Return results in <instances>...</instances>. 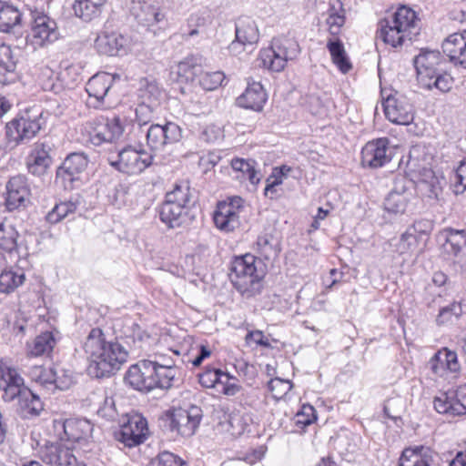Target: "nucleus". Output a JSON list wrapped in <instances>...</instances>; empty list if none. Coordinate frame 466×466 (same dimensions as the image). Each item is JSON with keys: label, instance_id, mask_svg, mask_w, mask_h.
I'll return each instance as SVG.
<instances>
[{"label": "nucleus", "instance_id": "nucleus-1", "mask_svg": "<svg viewBox=\"0 0 466 466\" xmlns=\"http://www.w3.org/2000/svg\"><path fill=\"white\" fill-rule=\"evenodd\" d=\"M117 339L107 340L102 329H92L83 343V350L89 361L87 373L96 379L109 377L120 370L127 360L131 347Z\"/></svg>", "mask_w": 466, "mask_h": 466}, {"label": "nucleus", "instance_id": "nucleus-2", "mask_svg": "<svg viewBox=\"0 0 466 466\" xmlns=\"http://www.w3.org/2000/svg\"><path fill=\"white\" fill-rule=\"evenodd\" d=\"M419 19L415 11L402 5L379 24L377 35L392 47L401 46L419 34Z\"/></svg>", "mask_w": 466, "mask_h": 466}, {"label": "nucleus", "instance_id": "nucleus-3", "mask_svg": "<svg viewBox=\"0 0 466 466\" xmlns=\"http://www.w3.org/2000/svg\"><path fill=\"white\" fill-rule=\"evenodd\" d=\"M177 373V369L157 367L149 360H143L128 369L125 380L135 390L141 391H150L156 388L167 390L174 385Z\"/></svg>", "mask_w": 466, "mask_h": 466}, {"label": "nucleus", "instance_id": "nucleus-4", "mask_svg": "<svg viewBox=\"0 0 466 466\" xmlns=\"http://www.w3.org/2000/svg\"><path fill=\"white\" fill-rule=\"evenodd\" d=\"M46 120L39 109H31L12 119L5 125V150L11 151L21 144H25L35 137Z\"/></svg>", "mask_w": 466, "mask_h": 466}, {"label": "nucleus", "instance_id": "nucleus-5", "mask_svg": "<svg viewBox=\"0 0 466 466\" xmlns=\"http://www.w3.org/2000/svg\"><path fill=\"white\" fill-rule=\"evenodd\" d=\"M257 258L246 254L236 258L231 263L229 278L234 287L247 298L259 294L262 289L264 272L256 266Z\"/></svg>", "mask_w": 466, "mask_h": 466}, {"label": "nucleus", "instance_id": "nucleus-6", "mask_svg": "<svg viewBox=\"0 0 466 466\" xmlns=\"http://www.w3.org/2000/svg\"><path fill=\"white\" fill-rule=\"evenodd\" d=\"M299 54L298 43L292 38L281 36L273 38L268 47L260 50L259 60L263 67L280 72L288 61L295 59Z\"/></svg>", "mask_w": 466, "mask_h": 466}, {"label": "nucleus", "instance_id": "nucleus-7", "mask_svg": "<svg viewBox=\"0 0 466 466\" xmlns=\"http://www.w3.org/2000/svg\"><path fill=\"white\" fill-rule=\"evenodd\" d=\"M202 419V410L198 406L192 405L187 410L177 409L168 411L163 418L164 427L172 432H177L183 437H190L198 428Z\"/></svg>", "mask_w": 466, "mask_h": 466}, {"label": "nucleus", "instance_id": "nucleus-8", "mask_svg": "<svg viewBox=\"0 0 466 466\" xmlns=\"http://www.w3.org/2000/svg\"><path fill=\"white\" fill-rule=\"evenodd\" d=\"M110 165L118 171L127 175H137L151 166L153 156L146 150H137L133 147H126L121 149L116 158H109Z\"/></svg>", "mask_w": 466, "mask_h": 466}, {"label": "nucleus", "instance_id": "nucleus-9", "mask_svg": "<svg viewBox=\"0 0 466 466\" xmlns=\"http://www.w3.org/2000/svg\"><path fill=\"white\" fill-rule=\"evenodd\" d=\"M243 198L235 196L219 201L213 213V221L222 232H233L240 226L239 213L243 208Z\"/></svg>", "mask_w": 466, "mask_h": 466}, {"label": "nucleus", "instance_id": "nucleus-10", "mask_svg": "<svg viewBox=\"0 0 466 466\" xmlns=\"http://www.w3.org/2000/svg\"><path fill=\"white\" fill-rule=\"evenodd\" d=\"M59 37L56 22L46 15L33 16V23L26 41L35 49L50 45Z\"/></svg>", "mask_w": 466, "mask_h": 466}, {"label": "nucleus", "instance_id": "nucleus-11", "mask_svg": "<svg viewBox=\"0 0 466 466\" xmlns=\"http://www.w3.org/2000/svg\"><path fill=\"white\" fill-rule=\"evenodd\" d=\"M438 413L451 417L466 414V385L441 393L433 400Z\"/></svg>", "mask_w": 466, "mask_h": 466}, {"label": "nucleus", "instance_id": "nucleus-12", "mask_svg": "<svg viewBox=\"0 0 466 466\" xmlns=\"http://www.w3.org/2000/svg\"><path fill=\"white\" fill-rule=\"evenodd\" d=\"M182 137L181 127L174 122L151 125L147 131V144L151 150H162L165 146L178 142Z\"/></svg>", "mask_w": 466, "mask_h": 466}, {"label": "nucleus", "instance_id": "nucleus-13", "mask_svg": "<svg viewBox=\"0 0 466 466\" xmlns=\"http://www.w3.org/2000/svg\"><path fill=\"white\" fill-rule=\"evenodd\" d=\"M383 107L386 117L394 124L406 126L413 121V106L406 96L399 93L388 96Z\"/></svg>", "mask_w": 466, "mask_h": 466}, {"label": "nucleus", "instance_id": "nucleus-14", "mask_svg": "<svg viewBox=\"0 0 466 466\" xmlns=\"http://www.w3.org/2000/svg\"><path fill=\"white\" fill-rule=\"evenodd\" d=\"M414 66L418 74V79L420 84L431 80L436 76V74L444 72L446 61L442 58L441 53L435 50H426L420 52L414 58Z\"/></svg>", "mask_w": 466, "mask_h": 466}, {"label": "nucleus", "instance_id": "nucleus-15", "mask_svg": "<svg viewBox=\"0 0 466 466\" xmlns=\"http://www.w3.org/2000/svg\"><path fill=\"white\" fill-rule=\"evenodd\" d=\"M131 39L118 32H101L95 40V48L99 54L118 56L127 54Z\"/></svg>", "mask_w": 466, "mask_h": 466}, {"label": "nucleus", "instance_id": "nucleus-16", "mask_svg": "<svg viewBox=\"0 0 466 466\" xmlns=\"http://www.w3.org/2000/svg\"><path fill=\"white\" fill-rule=\"evenodd\" d=\"M441 234L445 238V251L453 256L454 263L461 271L466 270V230L447 228Z\"/></svg>", "mask_w": 466, "mask_h": 466}, {"label": "nucleus", "instance_id": "nucleus-17", "mask_svg": "<svg viewBox=\"0 0 466 466\" xmlns=\"http://www.w3.org/2000/svg\"><path fill=\"white\" fill-rule=\"evenodd\" d=\"M390 158L389 139L386 137L368 142L361 150V163L364 167H380Z\"/></svg>", "mask_w": 466, "mask_h": 466}, {"label": "nucleus", "instance_id": "nucleus-18", "mask_svg": "<svg viewBox=\"0 0 466 466\" xmlns=\"http://www.w3.org/2000/svg\"><path fill=\"white\" fill-rule=\"evenodd\" d=\"M40 458L49 466H72L76 464L73 451L61 442H52L40 449Z\"/></svg>", "mask_w": 466, "mask_h": 466}, {"label": "nucleus", "instance_id": "nucleus-19", "mask_svg": "<svg viewBox=\"0 0 466 466\" xmlns=\"http://www.w3.org/2000/svg\"><path fill=\"white\" fill-rule=\"evenodd\" d=\"M148 433L147 421L140 414L131 416L122 427L119 441L133 447L142 443Z\"/></svg>", "mask_w": 466, "mask_h": 466}, {"label": "nucleus", "instance_id": "nucleus-20", "mask_svg": "<svg viewBox=\"0 0 466 466\" xmlns=\"http://www.w3.org/2000/svg\"><path fill=\"white\" fill-rule=\"evenodd\" d=\"M25 388L24 379L15 368L0 366V390L5 402L14 400Z\"/></svg>", "mask_w": 466, "mask_h": 466}, {"label": "nucleus", "instance_id": "nucleus-21", "mask_svg": "<svg viewBox=\"0 0 466 466\" xmlns=\"http://www.w3.org/2000/svg\"><path fill=\"white\" fill-rule=\"evenodd\" d=\"M28 197L29 188L26 178L23 176L11 177L6 184L5 207L7 210L13 211L25 207Z\"/></svg>", "mask_w": 466, "mask_h": 466}, {"label": "nucleus", "instance_id": "nucleus-22", "mask_svg": "<svg viewBox=\"0 0 466 466\" xmlns=\"http://www.w3.org/2000/svg\"><path fill=\"white\" fill-rule=\"evenodd\" d=\"M404 180L400 178L397 181L384 200L385 210L390 213H404L414 197L413 192L403 184Z\"/></svg>", "mask_w": 466, "mask_h": 466}, {"label": "nucleus", "instance_id": "nucleus-23", "mask_svg": "<svg viewBox=\"0 0 466 466\" xmlns=\"http://www.w3.org/2000/svg\"><path fill=\"white\" fill-rule=\"evenodd\" d=\"M268 95L263 86L258 82L248 83L245 91L237 98L240 107L261 112L267 102Z\"/></svg>", "mask_w": 466, "mask_h": 466}, {"label": "nucleus", "instance_id": "nucleus-24", "mask_svg": "<svg viewBox=\"0 0 466 466\" xmlns=\"http://www.w3.org/2000/svg\"><path fill=\"white\" fill-rule=\"evenodd\" d=\"M50 147L46 143H35L27 157V168L29 173L35 176H43L52 163Z\"/></svg>", "mask_w": 466, "mask_h": 466}, {"label": "nucleus", "instance_id": "nucleus-25", "mask_svg": "<svg viewBox=\"0 0 466 466\" xmlns=\"http://www.w3.org/2000/svg\"><path fill=\"white\" fill-rule=\"evenodd\" d=\"M399 466H434V456L428 447H408L401 452Z\"/></svg>", "mask_w": 466, "mask_h": 466}, {"label": "nucleus", "instance_id": "nucleus-26", "mask_svg": "<svg viewBox=\"0 0 466 466\" xmlns=\"http://www.w3.org/2000/svg\"><path fill=\"white\" fill-rule=\"evenodd\" d=\"M442 51L454 65L466 68V39L462 34L449 35L442 43Z\"/></svg>", "mask_w": 466, "mask_h": 466}, {"label": "nucleus", "instance_id": "nucleus-27", "mask_svg": "<svg viewBox=\"0 0 466 466\" xmlns=\"http://www.w3.org/2000/svg\"><path fill=\"white\" fill-rule=\"evenodd\" d=\"M123 132L124 127L119 116L102 119L95 128L93 140L96 144L112 142L118 139Z\"/></svg>", "mask_w": 466, "mask_h": 466}, {"label": "nucleus", "instance_id": "nucleus-28", "mask_svg": "<svg viewBox=\"0 0 466 466\" xmlns=\"http://www.w3.org/2000/svg\"><path fill=\"white\" fill-rule=\"evenodd\" d=\"M113 82L112 75L105 72L98 73L87 81L86 90L90 97H94L98 104H102Z\"/></svg>", "mask_w": 466, "mask_h": 466}, {"label": "nucleus", "instance_id": "nucleus-29", "mask_svg": "<svg viewBox=\"0 0 466 466\" xmlns=\"http://www.w3.org/2000/svg\"><path fill=\"white\" fill-rule=\"evenodd\" d=\"M62 427L67 440L75 442L87 440L93 432L92 423L86 419L66 420Z\"/></svg>", "mask_w": 466, "mask_h": 466}, {"label": "nucleus", "instance_id": "nucleus-30", "mask_svg": "<svg viewBox=\"0 0 466 466\" xmlns=\"http://www.w3.org/2000/svg\"><path fill=\"white\" fill-rule=\"evenodd\" d=\"M280 250V241L277 237L268 233L258 236L256 251L259 259L273 262L279 258Z\"/></svg>", "mask_w": 466, "mask_h": 466}, {"label": "nucleus", "instance_id": "nucleus-31", "mask_svg": "<svg viewBox=\"0 0 466 466\" xmlns=\"http://www.w3.org/2000/svg\"><path fill=\"white\" fill-rule=\"evenodd\" d=\"M164 91L155 81L144 79L140 82V87L137 91V101L151 107L160 109L161 104L165 99Z\"/></svg>", "mask_w": 466, "mask_h": 466}, {"label": "nucleus", "instance_id": "nucleus-32", "mask_svg": "<svg viewBox=\"0 0 466 466\" xmlns=\"http://www.w3.org/2000/svg\"><path fill=\"white\" fill-rule=\"evenodd\" d=\"M132 12L137 22L146 26L157 25L165 18L158 7L147 2H138L132 7Z\"/></svg>", "mask_w": 466, "mask_h": 466}, {"label": "nucleus", "instance_id": "nucleus-33", "mask_svg": "<svg viewBox=\"0 0 466 466\" xmlns=\"http://www.w3.org/2000/svg\"><path fill=\"white\" fill-rule=\"evenodd\" d=\"M186 209L187 208L181 204L166 199L160 208L159 217L161 221L169 228H177L185 220Z\"/></svg>", "mask_w": 466, "mask_h": 466}, {"label": "nucleus", "instance_id": "nucleus-34", "mask_svg": "<svg viewBox=\"0 0 466 466\" xmlns=\"http://www.w3.org/2000/svg\"><path fill=\"white\" fill-rule=\"evenodd\" d=\"M235 35L240 42L249 46L258 42L259 32L256 22L248 16L239 17L235 24Z\"/></svg>", "mask_w": 466, "mask_h": 466}, {"label": "nucleus", "instance_id": "nucleus-35", "mask_svg": "<svg viewBox=\"0 0 466 466\" xmlns=\"http://www.w3.org/2000/svg\"><path fill=\"white\" fill-rule=\"evenodd\" d=\"M107 0H75L73 10L75 15L86 22L98 17Z\"/></svg>", "mask_w": 466, "mask_h": 466}, {"label": "nucleus", "instance_id": "nucleus-36", "mask_svg": "<svg viewBox=\"0 0 466 466\" xmlns=\"http://www.w3.org/2000/svg\"><path fill=\"white\" fill-rule=\"evenodd\" d=\"M327 48L330 54L332 62L341 73L346 74L352 68L344 45L339 37L329 38L327 41Z\"/></svg>", "mask_w": 466, "mask_h": 466}, {"label": "nucleus", "instance_id": "nucleus-37", "mask_svg": "<svg viewBox=\"0 0 466 466\" xmlns=\"http://www.w3.org/2000/svg\"><path fill=\"white\" fill-rule=\"evenodd\" d=\"M431 365L434 373L440 375L445 368L451 372H457L460 370L457 353L448 349L437 352L431 360Z\"/></svg>", "mask_w": 466, "mask_h": 466}, {"label": "nucleus", "instance_id": "nucleus-38", "mask_svg": "<svg viewBox=\"0 0 466 466\" xmlns=\"http://www.w3.org/2000/svg\"><path fill=\"white\" fill-rule=\"evenodd\" d=\"M88 159L84 153H72L66 157L62 166L57 170V175L66 174L70 180L82 173L87 167Z\"/></svg>", "mask_w": 466, "mask_h": 466}, {"label": "nucleus", "instance_id": "nucleus-39", "mask_svg": "<svg viewBox=\"0 0 466 466\" xmlns=\"http://www.w3.org/2000/svg\"><path fill=\"white\" fill-rule=\"evenodd\" d=\"M419 187L430 198H437L441 188L440 178L431 168L423 167L420 171Z\"/></svg>", "mask_w": 466, "mask_h": 466}, {"label": "nucleus", "instance_id": "nucleus-40", "mask_svg": "<svg viewBox=\"0 0 466 466\" xmlns=\"http://www.w3.org/2000/svg\"><path fill=\"white\" fill-rule=\"evenodd\" d=\"M16 398L18 399L19 409L24 416H36L43 410V403L40 399L26 388Z\"/></svg>", "mask_w": 466, "mask_h": 466}, {"label": "nucleus", "instance_id": "nucleus-41", "mask_svg": "<svg viewBox=\"0 0 466 466\" xmlns=\"http://www.w3.org/2000/svg\"><path fill=\"white\" fill-rule=\"evenodd\" d=\"M18 232L8 220L0 221V249L12 253L17 249Z\"/></svg>", "mask_w": 466, "mask_h": 466}, {"label": "nucleus", "instance_id": "nucleus-42", "mask_svg": "<svg viewBox=\"0 0 466 466\" xmlns=\"http://www.w3.org/2000/svg\"><path fill=\"white\" fill-rule=\"evenodd\" d=\"M56 344L54 335L51 332H44L35 338V339L27 344L28 355L38 357L49 354Z\"/></svg>", "mask_w": 466, "mask_h": 466}, {"label": "nucleus", "instance_id": "nucleus-43", "mask_svg": "<svg viewBox=\"0 0 466 466\" xmlns=\"http://www.w3.org/2000/svg\"><path fill=\"white\" fill-rule=\"evenodd\" d=\"M22 15L17 8L0 2V32L7 33L20 24Z\"/></svg>", "mask_w": 466, "mask_h": 466}, {"label": "nucleus", "instance_id": "nucleus-44", "mask_svg": "<svg viewBox=\"0 0 466 466\" xmlns=\"http://www.w3.org/2000/svg\"><path fill=\"white\" fill-rule=\"evenodd\" d=\"M25 279L24 272L20 269L14 271L6 270L5 268L0 272V293H11L21 286Z\"/></svg>", "mask_w": 466, "mask_h": 466}, {"label": "nucleus", "instance_id": "nucleus-45", "mask_svg": "<svg viewBox=\"0 0 466 466\" xmlns=\"http://www.w3.org/2000/svg\"><path fill=\"white\" fill-rule=\"evenodd\" d=\"M466 311V304L462 302H453L451 305L442 308L437 318L438 325L452 324Z\"/></svg>", "mask_w": 466, "mask_h": 466}, {"label": "nucleus", "instance_id": "nucleus-46", "mask_svg": "<svg viewBox=\"0 0 466 466\" xmlns=\"http://www.w3.org/2000/svg\"><path fill=\"white\" fill-rule=\"evenodd\" d=\"M417 244V236H413L407 230L399 238L390 240L393 251L399 255H410L415 250Z\"/></svg>", "mask_w": 466, "mask_h": 466}, {"label": "nucleus", "instance_id": "nucleus-47", "mask_svg": "<svg viewBox=\"0 0 466 466\" xmlns=\"http://www.w3.org/2000/svg\"><path fill=\"white\" fill-rule=\"evenodd\" d=\"M201 71V58L188 56L177 64V74L187 81H193Z\"/></svg>", "mask_w": 466, "mask_h": 466}, {"label": "nucleus", "instance_id": "nucleus-48", "mask_svg": "<svg viewBox=\"0 0 466 466\" xmlns=\"http://www.w3.org/2000/svg\"><path fill=\"white\" fill-rule=\"evenodd\" d=\"M29 378L40 386L50 390L51 381L54 378L53 368L46 369L43 365H32L26 371Z\"/></svg>", "mask_w": 466, "mask_h": 466}, {"label": "nucleus", "instance_id": "nucleus-49", "mask_svg": "<svg viewBox=\"0 0 466 466\" xmlns=\"http://www.w3.org/2000/svg\"><path fill=\"white\" fill-rule=\"evenodd\" d=\"M76 210V203L74 201H66L56 204L53 209L47 213L46 220L52 224L60 222L69 214L75 213Z\"/></svg>", "mask_w": 466, "mask_h": 466}, {"label": "nucleus", "instance_id": "nucleus-50", "mask_svg": "<svg viewBox=\"0 0 466 466\" xmlns=\"http://www.w3.org/2000/svg\"><path fill=\"white\" fill-rule=\"evenodd\" d=\"M54 378L51 381V389L60 390H68L74 384V375L69 370L63 368H53Z\"/></svg>", "mask_w": 466, "mask_h": 466}, {"label": "nucleus", "instance_id": "nucleus-51", "mask_svg": "<svg viewBox=\"0 0 466 466\" xmlns=\"http://www.w3.org/2000/svg\"><path fill=\"white\" fill-rule=\"evenodd\" d=\"M225 80V75L221 71L201 72L198 75V83L200 86L208 91L215 90L219 87Z\"/></svg>", "mask_w": 466, "mask_h": 466}, {"label": "nucleus", "instance_id": "nucleus-52", "mask_svg": "<svg viewBox=\"0 0 466 466\" xmlns=\"http://www.w3.org/2000/svg\"><path fill=\"white\" fill-rule=\"evenodd\" d=\"M452 84L453 78L451 75L446 73L445 69L444 72L436 74V76L431 77V80L422 83L421 86L428 89H432L434 87L441 92H448L452 87Z\"/></svg>", "mask_w": 466, "mask_h": 466}, {"label": "nucleus", "instance_id": "nucleus-53", "mask_svg": "<svg viewBox=\"0 0 466 466\" xmlns=\"http://www.w3.org/2000/svg\"><path fill=\"white\" fill-rule=\"evenodd\" d=\"M166 199L170 200L177 204H181L182 206L187 208L190 201L188 183L182 182L180 184H177L174 189L167 194Z\"/></svg>", "mask_w": 466, "mask_h": 466}, {"label": "nucleus", "instance_id": "nucleus-54", "mask_svg": "<svg viewBox=\"0 0 466 466\" xmlns=\"http://www.w3.org/2000/svg\"><path fill=\"white\" fill-rule=\"evenodd\" d=\"M341 14H339L334 6L329 10V16L326 19V24L329 27V33L331 37H338L340 33L341 27L345 24V15L342 7L340 6Z\"/></svg>", "mask_w": 466, "mask_h": 466}, {"label": "nucleus", "instance_id": "nucleus-55", "mask_svg": "<svg viewBox=\"0 0 466 466\" xmlns=\"http://www.w3.org/2000/svg\"><path fill=\"white\" fill-rule=\"evenodd\" d=\"M231 167L234 170L240 171L243 175H246L251 184L256 185L260 181L259 173L254 168L253 165L249 161L238 158L233 159Z\"/></svg>", "mask_w": 466, "mask_h": 466}, {"label": "nucleus", "instance_id": "nucleus-56", "mask_svg": "<svg viewBox=\"0 0 466 466\" xmlns=\"http://www.w3.org/2000/svg\"><path fill=\"white\" fill-rule=\"evenodd\" d=\"M223 371L219 369L207 368L198 374V381L204 388L212 389L218 387Z\"/></svg>", "mask_w": 466, "mask_h": 466}, {"label": "nucleus", "instance_id": "nucleus-57", "mask_svg": "<svg viewBox=\"0 0 466 466\" xmlns=\"http://www.w3.org/2000/svg\"><path fill=\"white\" fill-rule=\"evenodd\" d=\"M159 111L157 107H151L149 105L137 102L136 107V121L139 126L148 124Z\"/></svg>", "mask_w": 466, "mask_h": 466}, {"label": "nucleus", "instance_id": "nucleus-58", "mask_svg": "<svg viewBox=\"0 0 466 466\" xmlns=\"http://www.w3.org/2000/svg\"><path fill=\"white\" fill-rule=\"evenodd\" d=\"M221 378L223 380H220L218 384V387L221 388L218 390L219 392L226 396H235L240 391L241 386L237 383L236 378L226 372H223Z\"/></svg>", "mask_w": 466, "mask_h": 466}, {"label": "nucleus", "instance_id": "nucleus-59", "mask_svg": "<svg viewBox=\"0 0 466 466\" xmlns=\"http://www.w3.org/2000/svg\"><path fill=\"white\" fill-rule=\"evenodd\" d=\"M268 388L274 398L279 399L291 390L292 384L289 380L275 378L268 382Z\"/></svg>", "mask_w": 466, "mask_h": 466}, {"label": "nucleus", "instance_id": "nucleus-60", "mask_svg": "<svg viewBox=\"0 0 466 466\" xmlns=\"http://www.w3.org/2000/svg\"><path fill=\"white\" fill-rule=\"evenodd\" d=\"M452 183L456 194H461L466 190V159L461 161L456 169Z\"/></svg>", "mask_w": 466, "mask_h": 466}, {"label": "nucleus", "instance_id": "nucleus-61", "mask_svg": "<svg viewBox=\"0 0 466 466\" xmlns=\"http://www.w3.org/2000/svg\"><path fill=\"white\" fill-rule=\"evenodd\" d=\"M0 66L7 72H13L15 69V60L14 59L12 50L9 46L0 44Z\"/></svg>", "mask_w": 466, "mask_h": 466}, {"label": "nucleus", "instance_id": "nucleus-62", "mask_svg": "<svg viewBox=\"0 0 466 466\" xmlns=\"http://www.w3.org/2000/svg\"><path fill=\"white\" fill-rule=\"evenodd\" d=\"M183 462L180 458L175 454L164 451L151 462V466H182Z\"/></svg>", "mask_w": 466, "mask_h": 466}, {"label": "nucleus", "instance_id": "nucleus-63", "mask_svg": "<svg viewBox=\"0 0 466 466\" xmlns=\"http://www.w3.org/2000/svg\"><path fill=\"white\" fill-rule=\"evenodd\" d=\"M432 230V223L429 219H420L407 228V231L413 236L429 235Z\"/></svg>", "mask_w": 466, "mask_h": 466}, {"label": "nucleus", "instance_id": "nucleus-64", "mask_svg": "<svg viewBox=\"0 0 466 466\" xmlns=\"http://www.w3.org/2000/svg\"><path fill=\"white\" fill-rule=\"evenodd\" d=\"M246 339L248 341H252L258 345L263 346L265 348H269L270 343L268 339H266L260 330H255L248 332L246 336Z\"/></svg>", "mask_w": 466, "mask_h": 466}]
</instances>
